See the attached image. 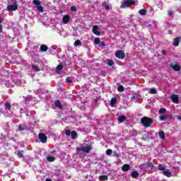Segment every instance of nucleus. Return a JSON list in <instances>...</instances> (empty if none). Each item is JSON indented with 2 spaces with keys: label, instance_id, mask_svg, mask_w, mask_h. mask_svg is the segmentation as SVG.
<instances>
[{
  "label": "nucleus",
  "instance_id": "nucleus-52",
  "mask_svg": "<svg viewBox=\"0 0 181 181\" xmlns=\"http://www.w3.org/2000/svg\"><path fill=\"white\" fill-rule=\"evenodd\" d=\"M136 99V97L134 95L132 96V100Z\"/></svg>",
  "mask_w": 181,
  "mask_h": 181
},
{
  "label": "nucleus",
  "instance_id": "nucleus-14",
  "mask_svg": "<svg viewBox=\"0 0 181 181\" xmlns=\"http://www.w3.org/2000/svg\"><path fill=\"white\" fill-rule=\"evenodd\" d=\"M116 103H117V98H112V99L110 100V107H113Z\"/></svg>",
  "mask_w": 181,
  "mask_h": 181
},
{
  "label": "nucleus",
  "instance_id": "nucleus-19",
  "mask_svg": "<svg viewBox=\"0 0 181 181\" xmlns=\"http://www.w3.org/2000/svg\"><path fill=\"white\" fill-rule=\"evenodd\" d=\"M99 180H101V181L108 180V176H107V175H100V176H99Z\"/></svg>",
  "mask_w": 181,
  "mask_h": 181
},
{
  "label": "nucleus",
  "instance_id": "nucleus-15",
  "mask_svg": "<svg viewBox=\"0 0 181 181\" xmlns=\"http://www.w3.org/2000/svg\"><path fill=\"white\" fill-rule=\"evenodd\" d=\"M158 136L160 137V139L164 140L165 139V132L163 131L158 132Z\"/></svg>",
  "mask_w": 181,
  "mask_h": 181
},
{
  "label": "nucleus",
  "instance_id": "nucleus-16",
  "mask_svg": "<svg viewBox=\"0 0 181 181\" xmlns=\"http://www.w3.org/2000/svg\"><path fill=\"white\" fill-rule=\"evenodd\" d=\"M130 165L128 164H124L122 165V171L127 172L129 170Z\"/></svg>",
  "mask_w": 181,
  "mask_h": 181
},
{
  "label": "nucleus",
  "instance_id": "nucleus-41",
  "mask_svg": "<svg viewBox=\"0 0 181 181\" xmlns=\"http://www.w3.org/2000/svg\"><path fill=\"white\" fill-rule=\"evenodd\" d=\"M70 10L72 12H76V6H71Z\"/></svg>",
  "mask_w": 181,
  "mask_h": 181
},
{
  "label": "nucleus",
  "instance_id": "nucleus-51",
  "mask_svg": "<svg viewBox=\"0 0 181 181\" xmlns=\"http://www.w3.org/2000/svg\"><path fill=\"white\" fill-rule=\"evenodd\" d=\"M161 54H163V55L166 54V51H165V50L161 51Z\"/></svg>",
  "mask_w": 181,
  "mask_h": 181
},
{
  "label": "nucleus",
  "instance_id": "nucleus-47",
  "mask_svg": "<svg viewBox=\"0 0 181 181\" xmlns=\"http://www.w3.org/2000/svg\"><path fill=\"white\" fill-rule=\"evenodd\" d=\"M98 45H99V47H105V42H101V43H99Z\"/></svg>",
  "mask_w": 181,
  "mask_h": 181
},
{
  "label": "nucleus",
  "instance_id": "nucleus-22",
  "mask_svg": "<svg viewBox=\"0 0 181 181\" xmlns=\"http://www.w3.org/2000/svg\"><path fill=\"white\" fill-rule=\"evenodd\" d=\"M118 120H119V122L120 123L124 122V121H126V116L122 115L119 117Z\"/></svg>",
  "mask_w": 181,
  "mask_h": 181
},
{
  "label": "nucleus",
  "instance_id": "nucleus-13",
  "mask_svg": "<svg viewBox=\"0 0 181 181\" xmlns=\"http://www.w3.org/2000/svg\"><path fill=\"white\" fill-rule=\"evenodd\" d=\"M55 107L59 108V110L63 109V107H62V104L60 103V100H55Z\"/></svg>",
  "mask_w": 181,
  "mask_h": 181
},
{
  "label": "nucleus",
  "instance_id": "nucleus-49",
  "mask_svg": "<svg viewBox=\"0 0 181 181\" xmlns=\"http://www.w3.org/2000/svg\"><path fill=\"white\" fill-rule=\"evenodd\" d=\"M103 6H105V9H106L107 11L110 10V6L108 5L105 4V5H103Z\"/></svg>",
  "mask_w": 181,
  "mask_h": 181
},
{
  "label": "nucleus",
  "instance_id": "nucleus-7",
  "mask_svg": "<svg viewBox=\"0 0 181 181\" xmlns=\"http://www.w3.org/2000/svg\"><path fill=\"white\" fill-rule=\"evenodd\" d=\"M170 66L175 71H180V67L179 66V64H170Z\"/></svg>",
  "mask_w": 181,
  "mask_h": 181
},
{
  "label": "nucleus",
  "instance_id": "nucleus-54",
  "mask_svg": "<svg viewBox=\"0 0 181 181\" xmlns=\"http://www.w3.org/2000/svg\"><path fill=\"white\" fill-rule=\"evenodd\" d=\"M25 115L27 117H30V115L28 113H25Z\"/></svg>",
  "mask_w": 181,
  "mask_h": 181
},
{
  "label": "nucleus",
  "instance_id": "nucleus-45",
  "mask_svg": "<svg viewBox=\"0 0 181 181\" xmlns=\"http://www.w3.org/2000/svg\"><path fill=\"white\" fill-rule=\"evenodd\" d=\"M160 117H167L168 119H172V115L160 116Z\"/></svg>",
  "mask_w": 181,
  "mask_h": 181
},
{
  "label": "nucleus",
  "instance_id": "nucleus-44",
  "mask_svg": "<svg viewBox=\"0 0 181 181\" xmlns=\"http://www.w3.org/2000/svg\"><path fill=\"white\" fill-rule=\"evenodd\" d=\"M150 93H151V94H156V89L155 88H151Z\"/></svg>",
  "mask_w": 181,
  "mask_h": 181
},
{
  "label": "nucleus",
  "instance_id": "nucleus-35",
  "mask_svg": "<svg viewBox=\"0 0 181 181\" xmlns=\"http://www.w3.org/2000/svg\"><path fill=\"white\" fill-rule=\"evenodd\" d=\"M32 69L35 71H39V66H37L36 65H32Z\"/></svg>",
  "mask_w": 181,
  "mask_h": 181
},
{
  "label": "nucleus",
  "instance_id": "nucleus-2",
  "mask_svg": "<svg viewBox=\"0 0 181 181\" xmlns=\"http://www.w3.org/2000/svg\"><path fill=\"white\" fill-rule=\"evenodd\" d=\"M133 5H134V0H126L124 1H122V3H120V9L129 8L131 6H133Z\"/></svg>",
  "mask_w": 181,
  "mask_h": 181
},
{
  "label": "nucleus",
  "instance_id": "nucleus-31",
  "mask_svg": "<svg viewBox=\"0 0 181 181\" xmlns=\"http://www.w3.org/2000/svg\"><path fill=\"white\" fill-rule=\"evenodd\" d=\"M165 112H166V109L165 108H161L160 109V110H158V113H160V115H163L165 114Z\"/></svg>",
  "mask_w": 181,
  "mask_h": 181
},
{
  "label": "nucleus",
  "instance_id": "nucleus-12",
  "mask_svg": "<svg viewBox=\"0 0 181 181\" xmlns=\"http://www.w3.org/2000/svg\"><path fill=\"white\" fill-rule=\"evenodd\" d=\"M18 129H20V131H25L28 130V127L26 126L25 124H21L18 127Z\"/></svg>",
  "mask_w": 181,
  "mask_h": 181
},
{
  "label": "nucleus",
  "instance_id": "nucleus-40",
  "mask_svg": "<svg viewBox=\"0 0 181 181\" xmlns=\"http://www.w3.org/2000/svg\"><path fill=\"white\" fill-rule=\"evenodd\" d=\"M147 168H154V165L151 162H147Z\"/></svg>",
  "mask_w": 181,
  "mask_h": 181
},
{
  "label": "nucleus",
  "instance_id": "nucleus-38",
  "mask_svg": "<svg viewBox=\"0 0 181 181\" xmlns=\"http://www.w3.org/2000/svg\"><path fill=\"white\" fill-rule=\"evenodd\" d=\"M147 140H148V136L144 134V136L142 137V141H146Z\"/></svg>",
  "mask_w": 181,
  "mask_h": 181
},
{
  "label": "nucleus",
  "instance_id": "nucleus-10",
  "mask_svg": "<svg viewBox=\"0 0 181 181\" xmlns=\"http://www.w3.org/2000/svg\"><path fill=\"white\" fill-rule=\"evenodd\" d=\"M180 40V37H175L174 39V42H173L172 45H174V47H178Z\"/></svg>",
  "mask_w": 181,
  "mask_h": 181
},
{
  "label": "nucleus",
  "instance_id": "nucleus-27",
  "mask_svg": "<svg viewBox=\"0 0 181 181\" xmlns=\"http://www.w3.org/2000/svg\"><path fill=\"white\" fill-rule=\"evenodd\" d=\"M163 175L166 176L167 177H170L172 173H170V172L168 171H163Z\"/></svg>",
  "mask_w": 181,
  "mask_h": 181
},
{
  "label": "nucleus",
  "instance_id": "nucleus-4",
  "mask_svg": "<svg viewBox=\"0 0 181 181\" xmlns=\"http://www.w3.org/2000/svg\"><path fill=\"white\" fill-rule=\"evenodd\" d=\"M115 57H117V59L122 60L124 59V58L126 57V54H124L122 50H117V52H115Z\"/></svg>",
  "mask_w": 181,
  "mask_h": 181
},
{
  "label": "nucleus",
  "instance_id": "nucleus-6",
  "mask_svg": "<svg viewBox=\"0 0 181 181\" xmlns=\"http://www.w3.org/2000/svg\"><path fill=\"white\" fill-rule=\"evenodd\" d=\"M16 10H18V4H16V3H14V5L7 6V11H16Z\"/></svg>",
  "mask_w": 181,
  "mask_h": 181
},
{
  "label": "nucleus",
  "instance_id": "nucleus-50",
  "mask_svg": "<svg viewBox=\"0 0 181 181\" xmlns=\"http://www.w3.org/2000/svg\"><path fill=\"white\" fill-rule=\"evenodd\" d=\"M173 14L171 11H168V16H171Z\"/></svg>",
  "mask_w": 181,
  "mask_h": 181
},
{
  "label": "nucleus",
  "instance_id": "nucleus-42",
  "mask_svg": "<svg viewBox=\"0 0 181 181\" xmlns=\"http://www.w3.org/2000/svg\"><path fill=\"white\" fill-rule=\"evenodd\" d=\"M108 66H113V61L108 59V62H107Z\"/></svg>",
  "mask_w": 181,
  "mask_h": 181
},
{
  "label": "nucleus",
  "instance_id": "nucleus-55",
  "mask_svg": "<svg viewBox=\"0 0 181 181\" xmlns=\"http://www.w3.org/2000/svg\"><path fill=\"white\" fill-rule=\"evenodd\" d=\"M45 181H52V179H46Z\"/></svg>",
  "mask_w": 181,
  "mask_h": 181
},
{
  "label": "nucleus",
  "instance_id": "nucleus-28",
  "mask_svg": "<svg viewBox=\"0 0 181 181\" xmlns=\"http://www.w3.org/2000/svg\"><path fill=\"white\" fill-rule=\"evenodd\" d=\"M32 3L34 4L36 6H40V1L37 0L32 1Z\"/></svg>",
  "mask_w": 181,
  "mask_h": 181
},
{
  "label": "nucleus",
  "instance_id": "nucleus-30",
  "mask_svg": "<svg viewBox=\"0 0 181 181\" xmlns=\"http://www.w3.org/2000/svg\"><path fill=\"white\" fill-rule=\"evenodd\" d=\"M117 91H119V93L124 92V86H122V85L119 86V87L117 88Z\"/></svg>",
  "mask_w": 181,
  "mask_h": 181
},
{
  "label": "nucleus",
  "instance_id": "nucleus-24",
  "mask_svg": "<svg viewBox=\"0 0 181 181\" xmlns=\"http://www.w3.org/2000/svg\"><path fill=\"white\" fill-rule=\"evenodd\" d=\"M139 174H138V172L137 171H134V172H133V173H132V177L133 178V179H136V177H138V175H139Z\"/></svg>",
  "mask_w": 181,
  "mask_h": 181
},
{
  "label": "nucleus",
  "instance_id": "nucleus-46",
  "mask_svg": "<svg viewBox=\"0 0 181 181\" xmlns=\"http://www.w3.org/2000/svg\"><path fill=\"white\" fill-rule=\"evenodd\" d=\"M168 118L166 117H160V121H165Z\"/></svg>",
  "mask_w": 181,
  "mask_h": 181
},
{
  "label": "nucleus",
  "instance_id": "nucleus-53",
  "mask_svg": "<svg viewBox=\"0 0 181 181\" xmlns=\"http://www.w3.org/2000/svg\"><path fill=\"white\" fill-rule=\"evenodd\" d=\"M2 28H1V24H0V33H1Z\"/></svg>",
  "mask_w": 181,
  "mask_h": 181
},
{
  "label": "nucleus",
  "instance_id": "nucleus-1",
  "mask_svg": "<svg viewBox=\"0 0 181 181\" xmlns=\"http://www.w3.org/2000/svg\"><path fill=\"white\" fill-rule=\"evenodd\" d=\"M140 122L144 127L148 128L152 124V119L151 117H144L140 119Z\"/></svg>",
  "mask_w": 181,
  "mask_h": 181
},
{
  "label": "nucleus",
  "instance_id": "nucleus-29",
  "mask_svg": "<svg viewBox=\"0 0 181 181\" xmlns=\"http://www.w3.org/2000/svg\"><path fill=\"white\" fill-rule=\"evenodd\" d=\"M158 170H165V166L162 164L158 165Z\"/></svg>",
  "mask_w": 181,
  "mask_h": 181
},
{
  "label": "nucleus",
  "instance_id": "nucleus-8",
  "mask_svg": "<svg viewBox=\"0 0 181 181\" xmlns=\"http://www.w3.org/2000/svg\"><path fill=\"white\" fill-rule=\"evenodd\" d=\"M170 100H172V103H174L175 104H177L179 103V97L177 95H172L170 96Z\"/></svg>",
  "mask_w": 181,
  "mask_h": 181
},
{
  "label": "nucleus",
  "instance_id": "nucleus-21",
  "mask_svg": "<svg viewBox=\"0 0 181 181\" xmlns=\"http://www.w3.org/2000/svg\"><path fill=\"white\" fill-rule=\"evenodd\" d=\"M4 107H6L7 110L11 111V103H6V104L4 105Z\"/></svg>",
  "mask_w": 181,
  "mask_h": 181
},
{
  "label": "nucleus",
  "instance_id": "nucleus-5",
  "mask_svg": "<svg viewBox=\"0 0 181 181\" xmlns=\"http://www.w3.org/2000/svg\"><path fill=\"white\" fill-rule=\"evenodd\" d=\"M47 138L46 137V134L42 133H39V141H41V143L46 144Z\"/></svg>",
  "mask_w": 181,
  "mask_h": 181
},
{
  "label": "nucleus",
  "instance_id": "nucleus-17",
  "mask_svg": "<svg viewBox=\"0 0 181 181\" xmlns=\"http://www.w3.org/2000/svg\"><path fill=\"white\" fill-rule=\"evenodd\" d=\"M64 68V65L59 64L57 66L56 70H57V74H60V71Z\"/></svg>",
  "mask_w": 181,
  "mask_h": 181
},
{
  "label": "nucleus",
  "instance_id": "nucleus-25",
  "mask_svg": "<svg viewBox=\"0 0 181 181\" xmlns=\"http://www.w3.org/2000/svg\"><path fill=\"white\" fill-rule=\"evenodd\" d=\"M80 45H81V41H80L79 40H77L76 41H74V47H78V46H80Z\"/></svg>",
  "mask_w": 181,
  "mask_h": 181
},
{
  "label": "nucleus",
  "instance_id": "nucleus-20",
  "mask_svg": "<svg viewBox=\"0 0 181 181\" xmlns=\"http://www.w3.org/2000/svg\"><path fill=\"white\" fill-rule=\"evenodd\" d=\"M147 13V11L145 9H140V11H139V14H140V16H145Z\"/></svg>",
  "mask_w": 181,
  "mask_h": 181
},
{
  "label": "nucleus",
  "instance_id": "nucleus-18",
  "mask_svg": "<svg viewBox=\"0 0 181 181\" xmlns=\"http://www.w3.org/2000/svg\"><path fill=\"white\" fill-rule=\"evenodd\" d=\"M40 50L42 52H46L47 51V46L42 45H41V47H40Z\"/></svg>",
  "mask_w": 181,
  "mask_h": 181
},
{
  "label": "nucleus",
  "instance_id": "nucleus-43",
  "mask_svg": "<svg viewBox=\"0 0 181 181\" xmlns=\"http://www.w3.org/2000/svg\"><path fill=\"white\" fill-rule=\"evenodd\" d=\"M73 132L69 131V130H66V136H69V135H70L71 134H72Z\"/></svg>",
  "mask_w": 181,
  "mask_h": 181
},
{
  "label": "nucleus",
  "instance_id": "nucleus-3",
  "mask_svg": "<svg viewBox=\"0 0 181 181\" xmlns=\"http://www.w3.org/2000/svg\"><path fill=\"white\" fill-rule=\"evenodd\" d=\"M91 149H92V148L90 147V146H85V147L76 148V151L83 152L85 153H88L90 152Z\"/></svg>",
  "mask_w": 181,
  "mask_h": 181
},
{
  "label": "nucleus",
  "instance_id": "nucleus-26",
  "mask_svg": "<svg viewBox=\"0 0 181 181\" xmlns=\"http://www.w3.org/2000/svg\"><path fill=\"white\" fill-rule=\"evenodd\" d=\"M46 160H48V162H54V157H53V156L46 157Z\"/></svg>",
  "mask_w": 181,
  "mask_h": 181
},
{
  "label": "nucleus",
  "instance_id": "nucleus-32",
  "mask_svg": "<svg viewBox=\"0 0 181 181\" xmlns=\"http://www.w3.org/2000/svg\"><path fill=\"white\" fill-rule=\"evenodd\" d=\"M101 42H101V40H100L99 38L94 39V44L98 45Z\"/></svg>",
  "mask_w": 181,
  "mask_h": 181
},
{
  "label": "nucleus",
  "instance_id": "nucleus-39",
  "mask_svg": "<svg viewBox=\"0 0 181 181\" xmlns=\"http://www.w3.org/2000/svg\"><path fill=\"white\" fill-rule=\"evenodd\" d=\"M112 149L106 150V156L112 155Z\"/></svg>",
  "mask_w": 181,
  "mask_h": 181
},
{
  "label": "nucleus",
  "instance_id": "nucleus-34",
  "mask_svg": "<svg viewBox=\"0 0 181 181\" xmlns=\"http://www.w3.org/2000/svg\"><path fill=\"white\" fill-rule=\"evenodd\" d=\"M36 8H37V11H39L40 13H42L44 11L42 6H36Z\"/></svg>",
  "mask_w": 181,
  "mask_h": 181
},
{
  "label": "nucleus",
  "instance_id": "nucleus-23",
  "mask_svg": "<svg viewBox=\"0 0 181 181\" xmlns=\"http://www.w3.org/2000/svg\"><path fill=\"white\" fill-rule=\"evenodd\" d=\"M69 136H71V139L74 140L76 139V132L73 131V133H71Z\"/></svg>",
  "mask_w": 181,
  "mask_h": 181
},
{
  "label": "nucleus",
  "instance_id": "nucleus-9",
  "mask_svg": "<svg viewBox=\"0 0 181 181\" xmlns=\"http://www.w3.org/2000/svg\"><path fill=\"white\" fill-rule=\"evenodd\" d=\"M92 33L97 36L101 35V33L98 31V25H94V27H92Z\"/></svg>",
  "mask_w": 181,
  "mask_h": 181
},
{
  "label": "nucleus",
  "instance_id": "nucleus-33",
  "mask_svg": "<svg viewBox=\"0 0 181 181\" xmlns=\"http://www.w3.org/2000/svg\"><path fill=\"white\" fill-rule=\"evenodd\" d=\"M18 158H23V151H18Z\"/></svg>",
  "mask_w": 181,
  "mask_h": 181
},
{
  "label": "nucleus",
  "instance_id": "nucleus-48",
  "mask_svg": "<svg viewBox=\"0 0 181 181\" xmlns=\"http://www.w3.org/2000/svg\"><path fill=\"white\" fill-rule=\"evenodd\" d=\"M175 119H177V121H181V117L179 115H175Z\"/></svg>",
  "mask_w": 181,
  "mask_h": 181
},
{
  "label": "nucleus",
  "instance_id": "nucleus-11",
  "mask_svg": "<svg viewBox=\"0 0 181 181\" xmlns=\"http://www.w3.org/2000/svg\"><path fill=\"white\" fill-rule=\"evenodd\" d=\"M69 23V15L64 16L62 17V23L66 25Z\"/></svg>",
  "mask_w": 181,
  "mask_h": 181
},
{
  "label": "nucleus",
  "instance_id": "nucleus-36",
  "mask_svg": "<svg viewBox=\"0 0 181 181\" xmlns=\"http://www.w3.org/2000/svg\"><path fill=\"white\" fill-rule=\"evenodd\" d=\"M130 134H132V136H136L137 135L136 130L135 129L132 130V132H130Z\"/></svg>",
  "mask_w": 181,
  "mask_h": 181
},
{
  "label": "nucleus",
  "instance_id": "nucleus-56",
  "mask_svg": "<svg viewBox=\"0 0 181 181\" xmlns=\"http://www.w3.org/2000/svg\"><path fill=\"white\" fill-rule=\"evenodd\" d=\"M57 181H60V180H57Z\"/></svg>",
  "mask_w": 181,
  "mask_h": 181
},
{
  "label": "nucleus",
  "instance_id": "nucleus-37",
  "mask_svg": "<svg viewBox=\"0 0 181 181\" xmlns=\"http://www.w3.org/2000/svg\"><path fill=\"white\" fill-rule=\"evenodd\" d=\"M66 82L67 83H73V80H71V78L67 77V78H66Z\"/></svg>",
  "mask_w": 181,
  "mask_h": 181
}]
</instances>
